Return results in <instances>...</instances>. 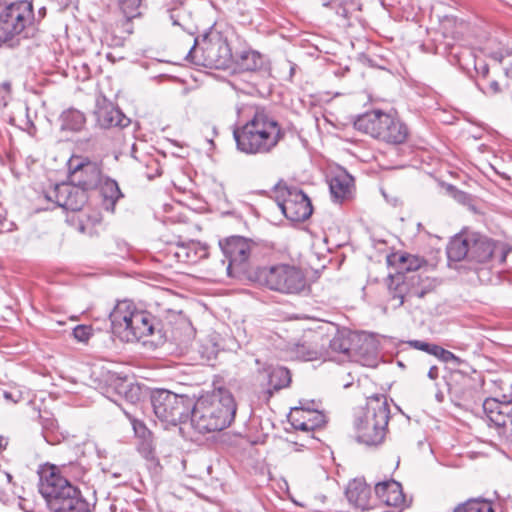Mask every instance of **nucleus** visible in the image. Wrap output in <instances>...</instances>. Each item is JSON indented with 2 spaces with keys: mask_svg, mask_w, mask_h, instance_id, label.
Here are the masks:
<instances>
[{
  "mask_svg": "<svg viewBox=\"0 0 512 512\" xmlns=\"http://www.w3.org/2000/svg\"><path fill=\"white\" fill-rule=\"evenodd\" d=\"M4 212V209L0 206V230H10V227L6 225L7 220Z\"/></svg>",
  "mask_w": 512,
  "mask_h": 512,
  "instance_id": "45",
  "label": "nucleus"
},
{
  "mask_svg": "<svg viewBox=\"0 0 512 512\" xmlns=\"http://www.w3.org/2000/svg\"><path fill=\"white\" fill-rule=\"evenodd\" d=\"M438 367L437 366H431L429 371H428V374L427 376L431 379V380H436L438 378Z\"/></svg>",
  "mask_w": 512,
  "mask_h": 512,
  "instance_id": "47",
  "label": "nucleus"
},
{
  "mask_svg": "<svg viewBox=\"0 0 512 512\" xmlns=\"http://www.w3.org/2000/svg\"><path fill=\"white\" fill-rule=\"evenodd\" d=\"M472 379L461 371H454L448 382L449 391L459 399H468L472 396Z\"/></svg>",
  "mask_w": 512,
  "mask_h": 512,
  "instance_id": "28",
  "label": "nucleus"
},
{
  "mask_svg": "<svg viewBox=\"0 0 512 512\" xmlns=\"http://www.w3.org/2000/svg\"><path fill=\"white\" fill-rule=\"evenodd\" d=\"M38 490L52 512H90L80 490L61 475L55 465H41Z\"/></svg>",
  "mask_w": 512,
  "mask_h": 512,
  "instance_id": "2",
  "label": "nucleus"
},
{
  "mask_svg": "<svg viewBox=\"0 0 512 512\" xmlns=\"http://www.w3.org/2000/svg\"><path fill=\"white\" fill-rule=\"evenodd\" d=\"M11 98V83L4 81L0 84V107H5Z\"/></svg>",
  "mask_w": 512,
  "mask_h": 512,
  "instance_id": "41",
  "label": "nucleus"
},
{
  "mask_svg": "<svg viewBox=\"0 0 512 512\" xmlns=\"http://www.w3.org/2000/svg\"><path fill=\"white\" fill-rule=\"evenodd\" d=\"M509 54H510V53H509V51H508V50H505V52H503V51H497V52H493V53H492V57H493L495 60H497V61L501 62V61H502L506 56H508Z\"/></svg>",
  "mask_w": 512,
  "mask_h": 512,
  "instance_id": "46",
  "label": "nucleus"
},
{
  "mask_svg": "<svg viewBox=\"0 0 512 512\" xmlns=\"http://www.w3.org/2000/svg\"><path fill=\"white\" fill-rule=\"evenodd\" d=\"M453 512H495L492 503L484 499H469L458 505Z\"/></svg>",
  "mask_w": 512,
  "mask_h": 512,
  "instance_id": "36",
  "label": "nucleus"
},
{
  "mask_svg": "<svg viewBox=\"0 0 512 512\" xmlns=\"http://www.w3.org/2000/svg\"><path fill=\"white\" fill-rule=\"evenodd\" d=\"M324 337L322 335H314L310 343H302L296 346V356L303 361H313L329 355L325 352L324 344L322 343Z\"/></svg>",
  "mask_w": 512,
  "mask_h": 512,
  "instance_id": "26",
  "label": "nucleus"
},
{
  "mask_svg": "<svg viewBox=\"0 0 512 512\" xmlns=\"http://www.w3.org/2000/svg\"><path fill=\"white\" fill-rule=\"evenodd\" d=\"M434 288V281L420 274L389 276L388 289L394 308L402 306L404 302H409L413 298L421 299Z\"/></svg>",
  "mask_w": 512,
  "mask_h": 512,
  "instance_id": "9",
  "label": "nucleus"
},
{
  "mask_svg": "<svg viewBox=\"0 0 512 512\" xmlns=\"http://www.w3.org/2000/svg\"><path fill=\"white\" fill-rule=\"evenodd\" d=\"M476 84L479 90H481L486 95L492 96L501 92L500 84L497 80H490L488 82L487 88H484L479 81Z\"/></svg>",
  "mask_w": 512,
  "mask_h": 512,
  "instance_id": "43",
  "label": "nucleus"
},
{
  "mask_svg": "<svg viewBox=\"0 0 512 512\" xmlns=\"http://www.w3.org/2000/svg\"><path fill=\"white\" fill-rule=\"evenodd\" d=\"M190 2L191 0H183L169 9L168 12L174 26H179L184 31L193 35L196 27L193 22Z\"/></svg>",
  "mask_w": 512,
  "mask_h": 512,
  "instance_id": "23",
  "label": "nucleus"
},
{
  "mask_svg": "<svg viewBox=\"0 0 512 512\" xmlns=\"http://www.w3.org/2000/svg\"><path fill=\"white\" fill-rule=\"evenodd\" d=\"M237 65L244 71H255L262 67L263 59L257 51L246 50L239 54Z\"/></svg>",
  "mask_w": 512,
  "mask_h": 512,
  "instance_id": "34",
  "label": "nucleus"
},
{
  "mask_svg": "<svg viewBox=\"0 0 512 512\" xmlns=\"http://www.w3.org/2000/svg\"><path fill=\"white\" fill-rule=\"evenodd\" d=\"M375 494L387 506H399L404 503L401 484L395 480L377 483L375 485Z\"/></svg>",
  "mask_w": 512,
  "mask_h": 512,
  "instance_id": "22",
  "label": "nucleus"
},
{
  "mask_svg": "<svg viewBox=\"0 0 512 512\" xmlns=\"http://www.w3.org/2000/svg\"><path fill=\"white\" fill-rule=\"evenodd\" d=\"M251 118L233 131L237 149L248 155L268 154L284 138L280 124L262 108H250Z\"/></svg>",
  "mask_w": 512,
  "mask_h": 512,
  "instance_id": "1",
  "label": "nucleus"
},
{
  "mask_svg": "<svg viewBox=\"0 0 512 512\" xmlns=\"http://www.w3.org/2000/svg\"><path fill=\"white\" fill-rule=\"evenodd\" d=\"M7 444L6 440L4 438H0V448L5 446Z\"/></svg>",
  "mask_w": 512,
  "mask_h": 512,
  "instance_id": "49",
  "label": "nucleus"
},
{
  "mask_svg": "<svg viewBox=\"0 0 512 512\" xmlns=\"http://www.w3.org/2000/svg\"><path fill=\"white\" fill-rule=\"evenodd\" d=\"M390 417L385 395H373L367 399L366 407L356 416L354 428L356 440L367 446H377L385 438Z\"/></svg>",
  "mask_w": 512,
  "mask_h": 512,
  "instance_id": "5",
  "label": "nucleus"
},
{
  "mask_svg": "<svg viewBox=\"0 0 512 512\" xmlns=\"http://www.w3.org/2000/svg\"><path fill=\"white\" fill-rule=\"evenodd\" d=\"M46 198L70 211H80L88 200L87 192L71 182L57 184L47 192Z\"/></svg>",
  "mask_w": 512,
  "mask_h": 512,
  "instance_id": "15",
  "label": "nucleus"
},
{
  "mask_svg": "<svg viewBox=\"0 0 512 512\" xmlns=\"http://www.w3.org/2000/svg\"><path fill=\"white\" fill-rule=\"evenodd\" d=\"M483 409L490 422L500 428V434L512 444V400L488 398Z\"/></svg>",
  "mask_w": 512,
  "mask_h": 512,
  "instance_id": "14",
  "label": "nucleus"
},
{
  "mask_svg": "<svg viewBox=\"0 0 512 512\" xmlns=\"http://www.w3.org/2000/svg\"><path fill=\"white\" fill-rule=\"evenodd\" d=\"M151 404L158 419L176 425L189 419L193 399L168 390H157L152 393Z\"/></svg>",
  "mask_w": 512,
  "mask_h": 512,
  "instance_id": "8",
  "label": "nucleus"
},
{
  "mask_svg": "<svg viewBox=\"0 0 512 512\" xmlns=\"http://www.w3.org/2000/svg\"><path fill=\"white\" fill-rule=\"evenodd\" d=\"M387 261L397 269L396 275L416 271L425 263L423 258L408 253H394L388 256Z\"/></svg>",
  "mask_w": 512,
  "mask_h": 512,
  "instance_id": "27",
  "label": "nucleus"
},
{
  "mask_svg": "<svg viewBox=\"0 0 512 512\" xmlns=\"http://www.w3.org/2000/svg\"><path fill=\"white\" fill-rule=\"evenodd\" d=\"M100 185L104 208L113 212L116 202L123 197L118 183L113 179L103 177Z\"/></svg>",
  "mask_w": 512,
  "mask_h": 512,
  "instance_id": "31",
  "label": "nucleus"
},
{
  "mask_svg": "<svg viewBox=\"0 0 512 512\" xmlns=\"http://www.w3.org/2000/svg\"><path fill=\"white\" fill-rule=\"evenodd\" d=\"M113 402L117 403L118 402V399H115V398H110Z\"/></svg>",
  "mask_w": 512,
  "mask_h": 512,
  "instance_id": "50",
  "label": "nucleus"
},
{
  "mask_svg": "<svg viewBox=\"0 0 512 512\" xmlns=\"http://www.w3.org/2000/svg\"><path fill=\"white\" fill-rule=\"evenodd\" d=\"M408 344L410 347H412L414 349L424 351L433 356H435L436 349L438 348V345H436V344H432V343L421 341V340H411L408 342Z\"/></svg>",
  "mask_w": 512,
  "mask_h": 512,
  "instance_id": "38",
  "label": "nucleus"
},
{
  "mask_svg": "<svg viewBox=\"0 0 512 512\" xmlns=\"http://www.w3.org/2000/svg\"><path fill=\"white\" fill-rule=\"evenodd\" d=\"M133 428L137 434L140 435L141 440L138 443V451L146 460H155V446L150 436V432L146 429L144 424L135 419L132 420Z\"/></svg>",
  "mask_w": 512,
  "mask_h": 512,
  "instance_id": "29",
  "label": "nucleus"
},
{
  "mask_svg": "<svg viewBox=\"0 0 512 512\" xmlns=\"http://www.w3.org/2000/svg\"><path fill=\"white\" fill-rule=\"evenodd\" d=\"M289 421L294 429L309 432L322 427L326 416L318 410L299 406L292 408Z\"/></svg>",
  "mask_w": 512,
  "mask_h": 512,
  "instance_id": "16",
  "label": "nucleus"
},
{
  "mask_svg": "<svg viewBox=\"0 0 512 512\" xmlns=\"http://www.w3.org/2000/svg\"><path fill=\"white\" fill-rule=\"evenodd\" d=\"M2 396L8 403L16 404L23 399L22 392L19 389L3 390Z\"/></svg>",
  "mask_w": 512,
  "mask_h": 512,
  "instance_id": "42",
  "label": "nucleus"
},
{
  "mask_svg": "<svg viewBox=\"0 0 512 512\" xmlns=\"http://www.w3.org/2000/svg\"><path fill=\"white\" fill-rule=\"evenodd\" d=\"M115 393L125 399L129 403H136L140 400L141 389L138 385H135L126 380H117L114 385Z\"/></svg>",
  "mask_w": 512,
  "mask_h": 512,
  "instance_id": "33",
  "label": "nucleus"
},
{
  "mask_svg": "<svg viewBox=\"0 0 512 512\" xmlns=\"http://www.w3.org/2000/svg\"><path fill=\"white\" fill-rule=\"evenodd\" d=\"M70 182L85 192L100 186L103 180L101 164L88 157L72 156L68 161Z\"/></svg>",
  "mask_w": 512,
  "mask_h": 512,
  "instance_id": "12",
  "label": "nucleus"
},
{
  "mask_svg": "<svg viewBox=\"0 0 512 512\" xmlns=\"http://www.w3.org/2000/svg\"><path fill=\"white\" fill-rule=\"evenodd\" d=\"M291 382V375L287 368L285 367H275L269 373V386L278 391L289 386Z\"/></svg>",
  "mask_w": 512,
  "mask_h": 512,
  "instance_id": "35",
  "label": "nucleus"
},
{
  "mask_svg": "<svg viewBox=\"0 0 512 512\" xmlns=\"http://www.w3.org/2000/svg\"><path fill=\"white\" fill-rule=\"evenodd\" d=\"M112 331L127 342L161 333L159 321L148 311L139 310L133 302L119 301L109 314Z\"/></svg>",
  "mask_w": 512,
  "mask_h": 512,
  "instance_id": "4",
  "label": "nucleus"
},
{
  "mask_svg": "<svg viewBox=\"0 0 512 512\" xmlns=\"http://www.w3.org/2000/svg\"><path fill=\"white\" fill-rule=\"evenodd\" d=\"M236 414V403L230 391L219 388L202 396L190 411L191 424L199 433L221 431L232 423Z\"/></svg>",
  "mask_w": 512,
  "mask_h": 512,
  "instance_id": "3",
  "label": "nucleus"
},
{
  "mask_svg": "<svg viewBox=\"0 0 512 512\" xmlns=\"http://www.w3.org/2000/svg\"><path fill=\"white\" fill-rule=\"evenodd\" d=\"M435 357H437L438 359H440L441 361L446 362V363L453 362L457 365L462 363V360L459 357H457L452 352H450L440 346H438V348L436 349Z\"/></svg>",
  "mask_w": 512,
  "mask_h": 512,
  "instance_id": "40",
  "label": "nucleus"
},
{
  "mask_svg": "<svg viewBox=\"0 0 512 512\" xmlns=\"http://www.w3.org/2000/svg\"><path fill=\"white\" fill-rule=\"evenodd\" d=\"M85 116L76 109L64 111L61 115V128L68 131H80L85 124Z\"/></svg>",
  "mask_w": 512,
  "mask_h": 512,
  "instance_id": "32",
  "label": "nucleus"
},
{
  "mask_svg": "<svg viewBox=\"0 0 512 512\" xmlns=\"http://www.w3.org/2000/svg\"><path fill=\"white\" fill-rule=\"evenodd\" d=\"M249 278L272 291L288 295L299 294L307 287L303 271L290 264L259 267L249 274Z\"/></svg>",
  "mask_w": 512,
  "mask_h": 512,
  "instance_id": "6",
  "label": "nucleus"
},
{
  "mask_svg": "<svg viewBox=\"0 0 512 512\" xmlns=\"http://www.w3.org/2000/svg\"><path fill=\"white\" fill-rule=\"evenodd\" d=\"M119 7L125 17L132 19L139 15L138 9L141 4V0H118Z\"/></svg>",
  "mask_w": 512,
  "mask_h": 512,
  "instance_id": "37",
  "label": "nucleus"
},
{
  "mask_svg": "<svg viewBox=\"0 0 512 512\" xmlns=\"http://www.w3.org/2000/svg\"><path fill=\"white\" fill-rule=\"evenodd\" d=\"M6 0L0 11V41L6 42L19 35L32 23L33 8L31 2Z\"/></svg>",
  "mask_w": 512,
  "mask_h": 512,
  "instance_id": "10",
  "label": "nucleus"
},
{
  "mask_svg": "<svg viewBox=\"0 0 512 512\" xmlns=\"http://www.w3.org/2000/svg\"><path fill=\"white\" fill-rule=\"evenodd\" d=\"M354 179L346 171H341L331 177L329 188L335 201L340 202L352 194Z\"/></svg>",
  "mask_w": 512,
  "mask_h": 512,
  "instance_id": "25",
  "label": "nucleus"
},
{
  "mask_svg": "<svg viewBox=\"0 0 512 512\" xmlns=\"http://www.w3.org/2000/svg\"><path fill=\"white\" fill-rule=\"evenodd\" d=\"M345 495L350 504L361 510L371 509V488L363 479H354L348 483Z\"/></svg>",
  "mask_w": 512,
  "mask_h": 512,
  "instance_id": "20",
  "label": "nucleus"
},
{
  "mask_svg": "<svg viewBox=\"0 0 512 512\" xmlns=\"http://www.w3.org/2000/svg\"><path fill=\"white\" fill-rule=\"evenodd\" d=\"M277 204L284 216L294 222L308 219L312 204L308 196L297 187H282L277 190Z\"/></svg>",
  "mask_w": 512,
  "mask_h": 512,
  "instance_id": "13",
  "label": "nucleus"
},
{
  "mask_svg": "<svg viewBox=\"0 0 512 512\" xmlns=\"http://www.w3.org/2000/svg\"><path fill=\"white\" fill-rule=\"evenodd\" d=\"M360 341V336L356 333L349 331H338L331 339L324 338V342H328L329 347L325 352V358H332L333 354H342L348 358L352 357L353 353L357 350V343Z\"/></svg>",
  "mask_w": 512,
  "mask_h": 512,
  "instance_id": "17",
  "label": "nucleus"
},
{
  "mask_svg": "<svg viewBox=\"0 0 512 512\" xmlns=\"http://www.w3.org/2000/svg\"><path fill=\"white\" fill-rule=\"evenodd\" d=\"M388 113L381 110H372L357 117L354 121V127L358 131L370 135L373 138L380 139L384 129L385 118Z\"/></svg>",
  "mask_w": 512,
  "mask_h": 512,
  "instance_id": "19",
  "label": "nucleus"
},
{
  "mask_svg": "<svg viewBox=\"0 0 512 512\" xmlns=\"http://www.w3.org/2000/svg\"><path fill=\"white\" fill-rule=\"evenodd\" d=\"M475 71L480 80H487L489 76V66L484 61L475 62Z\"/></svg>",
  "mask_w": 512,
  "mask_h": 512,
  "instance_id": "44",
  "label": "nucleus"
},
{
  "mask_svg": "<svg viewBox=\"0 0 512 512\" xmlns=\"http://www.w3.org/2000/svg\"><path fill=\"white\" fill-rule=\"evenodd\" d=\"M220 248L228 260L227 274L231 277L248 273L249 260L254 256L257 245L244 237L232 236L220 241Z\"/></svg>",
  "mask_w": 512,
  "mask_h": 512,
  "instance_id": "11",
  "label": "nucleus"
},
{
  "mask_svg": "<svg viewBox=\"0 0 512 512\" xmlns=\"http://www.w3.org/2000/svg\"><path fill=\"white\" fill-rule=\"evenodd\" d=\"M498 248H501V261H504L505 254L502 247H499L494 241L486 236L478 233H471L470 260H474L479 263L487 262L495 255Z\"/></svg>",
  "mask_w": 512,
  "mask_h": 512,
  "instance_id": "18",
  "label": "nucleus"
},
{
  "mask_svg": "<svg viewBox=\"0 0 512 512\" xmlns=\"http://www.w3.org/2000/svg\"><path fill=\"white\" fill-rule=\"evenodd\" d=\"M186 58L198 66L225 69L232 60V51L227 39L219 31L211 29L202 38H195Z\"/></svg>",
  "mask_w": 512,
  "mask_h": 512,
  "instance_id": "7",
  "label": "nucleus"
},
{
  "mask_svg": "<svg viewBox=\"0 0 512 512\" xmlns=\"http://www.w3.org/2000/svg\"><path fill=\"white\" fill-rule=\"evenodd\" d=\"M385 123L386 125L382 130L379 140L392 144H401L407 139L408 128L399 118L388 113Z\"/></svg>",
  "mask_w": 512,
  "mask_h": 512,
  "instance_id": "24",
  "label": "nucleus"
},
{
  "mask_svg": "<svg viewBox=\"0 0 512 512\" xmlns=\"http://www.w3.org/2000/svg\"><path fill=\"white\" fill-rule=\"evenodd\" d=\"M505 74L508 78H511L512 79V64L505 69Z\"/></svg>",
  "mask_w": 512,
  "mask_h": 512,
  "instance_id": "48",
  "label": "nucleus"
},
{
  "mask_svg": "<svg viewBox=\"0 0 512 512\" xmlns=\"http://www.w3.org/2000/svg\"><path fill=\"white\" fill-rule=\"evenodd\" d=\"M471 234L454 238L447 247L448 258L452 261L470 260Z\"/></svg>",
  "mask_w": 512,
  "mask_h": 512,
  "instance_id": "30",
  "label": "nucleus"
},
{
  "mask_svg": "<svg viewBox=\"0 0 512 512\" xmlns=\"http://www.w3.org/2000/svg\"><path fill=\"white\" fill-rule=\"evenodd\" d=\"M103 102V105L98 103L95 111L97 122L102 128L126 127L130 123V119L112 103H106L105 100Z\"/></svg>",
  "mask_w": 512,
  "mask_h": 512,
  "instance_id": "21",
  "label": "nucleus"
},
{
  "mask_svg": "<svg viewBox=\"0 0 512 512\" xmlns=\"http://www.w3.org/2000/svg\"><path fill=\"white\" fill-rule=\"evenodd\" d=\"M92 335V328L89 325H78L73 329V336L79 342H87Z\"/></svg>",
  "mask_w": 512,
  "mask_h": 512,
  "instance_id": "39",
  "label": "nucleus"
}]
</instances>
